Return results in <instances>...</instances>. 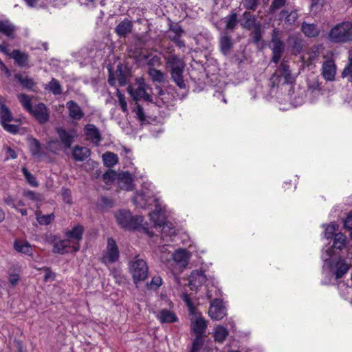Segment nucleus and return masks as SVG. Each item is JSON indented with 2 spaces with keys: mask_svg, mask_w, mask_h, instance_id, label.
<instances>
[{
  "mask_svg": "<svg viewBox=\"0 0 352 352\" xmlns=\"http://www.w3.org/2000/svg\"><path fill=\"white\" fill-rule=\"evenodd\" d=\"M133 202L136 207L140 208H146L155 204V210L149 213L150 220L154 228L159 229L163 236H170L175 233L172 223L166 221L165 206H162L160 199L155 197L151 184L148 188H143L138 191L133 197Z\"/></svg>",
  "mask_w": 352,
  "mask_h": 352,
  "instance_id": "nucleus-1",
  "label": "nucleus"
},
{
  "mask_svg": "<svg viewBox=\"0 0 352 352\" xmlns=\"http://www.w3.org/2000/svg\"><path fill=\"white\" fill-rule=\"evenodd\" d=\"M321 256L324 261L323 271H329L336 279L342 277L349 270V264L341 257H336L335 251L331 248H327Z\"/></svg>",
  "mask_w": 352,
  "mask_h": 352,
  "instance_id": "nucleus-2",
  "label": "nucleus"
},
{
  "mask_svg": "<svg viewBox=\"0 0 352 352\" xmlns=\"http://www.w3.org/2000/svg\"><path fill=\"white\" fill-rule=\"evenodd\" d=\"M206 297L208 299H214L210 302V307L208 311L209 316L212 320H220L226 316V308L223 305L222 300L219 299L221 292L219 289L214 286L206 285Z\"/></svg>",
  "mask_w": 352,
  "mask_h": 352,
  "instance_id": "nucleus-3",
  "label": "nucleus"
},
{
  "mask_svg": "<svg viewBox=\"0 0 352 352\" xmlns=\"http://www.w3.org/2000/svg\"><path fill=\"white\" fill-rule=\"evenodd\" d=\"M327 38L333 43H345L351 41L352 21H343L333 26L328 33Z\"/></svg>",
  "mask_w": 352,
  "mask_h": 352,
  "instance_id": "nucleus-4",
  "label": "nucleus"
},
{
  "mask_svg": "<svg viewBox=\"0 0 352 352\" xmlns=\"http://www.w3.org/2000/svg\"><path fill=\"white\" fill-rule=\"evenodd\" d=\"M183 300L189 308L190 314L191 316V329L197 335L196 336H202L205 332L207 324L201 314L195 311L192 303L191 302L187 294H184Z\"/></svg>",
  "mask_w": 352,
  "mask_h": 352,
  "instance_id": "nucleus-5",
  "label": "nucleus"
},
{
  "mask_svg": "<svg viewBox=\"0 0 352 352\" xmlns=\"http://www.w3.org/2000/svg\"><path fill=\"white\" fill-rule=\"evenodd\" d=\"M166 63L170 69L171 77L179 88H184L186 85L183 80L184 62L176 55H170L166 58Z\"/></svg>",
  "mask_w": 352,
  "mask_h": 352,
  "instance_id": "nucleus-6",
  "label": "nucleus"
},
{
  "mask_svg": "<svg viewBox=\"0 0 352 352\" xmlns=\"http://www.w3.org/2000/svg\"><path fill=\"white\" fill-rule=\"evenodd\" d=\"M129 92L133 100L138 101L143 100L146 102H152L151 94V88L147 85L142 78L136 79L135 82L128 88Z\"/></svg>",
  "mask_w": 352,
  "mask_h": 352,
  "instance_id": "nucleus-7",
  "label": "nucleus"
},
{
  "mask_svg": "<svg viewBox=\"0 0 352 352\" xmlns=\"http://www.w3.org/2000/svg\"><path fill=\"white\" fill-rule=\"evenodd\" d=\"M190 254L184 249H179L167 260L166 266L173 274H177L188 265Z\"/></svg>",
  "mask_w": 352,
  "mask_h": 352,
  "instance_id": "nucleus-8",
  "label": "nucleus"
},
{
  "mask_svg": "<svg viewBox=\"0 0 352 352\" xmlns=\"http://www.w3.org/2000/svg\"><path fill=\"white\" fill-rule=\"evenodd\" d=\"M129 269L135 284L144 281L148 276V265L144 260L138 256L129 263Z\"/></svg>",
  "mask_w": 352,
  "mask_h": 352,
  "instance_id": "nucleus-9",
  "label": "nucleus"
},
{
  "mask_svg": "<svg viewBox=\"0 0 352 352\" xmlns=\"http://www.w3.org/2000/svg\"><path fill=\"white\" fill-rule=\"evenodd\" d=\"M115 216L118 223L127 229H137L144 221L142 216H132L129 211L125 210H119Z\"/></svg>",
  "mask_w": 352,
  "mask_h": 352,
  "instance_id": "nucleus-10",
  "label": "nucleus"
},
{
  "mask_svg": "<svg viewBox=\"0 0 352 352\" xmlns=\"http://www.w3.org/2000/svg\"><path fill=\"white\" fill-rule=\"evenodd\" d=\"M293 78L287 65V62L283 60L277 71L273 74L270 78V85L275 87L279 85H285L292 83Z\"/></svg>",
  "mask_w": 352,
  "mask_h": 352,
  "instance_id": "nucleus-11",
  "label": "nucleus"
},
{
  "mask_svg": "<svg viewBox=\"0 0 352 352\" xmlns=\"http://www.w3.org/2000/svg\"><path fill=\"white\" fill-rule=\"evenodd\" d=\"M271 43L272 61L276 64L280 60L285 50V45L281 40L280 32L276 28L274 29L272 31Z\"/></svg>",
  "mask_w": 352,
  "mask_h": 352,
  "instance_id": "nucleus-12",
  "label": "nucleus"
},
{
  "mask_svg": "<svg viewBox=\"0 0 352 352\" xmlns=\"http://www.w3.org/2000/svg\"><path fill=\"white\" fill-rule=\"evenodd\" d=\"M116 182L118 187L124 190L129 191L133 188L132 176L128 172L117 173L111 170V182Z\"/></svg>",
  "mask_w": 352,
  "mask_h": 352,
  "instance_id": "nucleus-13",
  "label": "nucleus"
},
{
  "mask_svg": "<svg viewBox=\"0 0 352 352\" xmlns=\"http://www.w3.org/2000/svg\"><path fill=\"white\" fill-rule=\"evenodd\" d=\"M56 131L64 147L65 148H70L76 136V130L74 129H69L67 130L63 127H57Z\"/></svg>",
  "mask_w": 352,
  "mask_h": 352,
  "instance_id": "nucleus-14",
  "label": "nucleus"
},
{
  "mask_svg": "<svg viewBox=\"0 0 352 352\" xmlns=\"http://www.w3.org/2000/svg\"><path fill=\"white\" fill-rule=\"evenodd\" d=\"M40 124H45L50 119V111L46 105L43 102L36 104L32 111L29 112Z\"/></svg>",
  "mask_w": 352,
  "mask_h": 352,
  "instance_id": "nucleus-15",
  "label": "nucleus"
},
{
  "mask_svg": "<svg viewBox=\"0 0 352 352\" xmlns=\"http://www.w3.org/2000/svg\"><path fill=\"white\" fill-rule=\"evenodd\" d=\"M184 30L178 24H170L168 37L170 40L175 43V45L182 48L185 47V43L181 39V36L184 34Z\"/></svg>",
  "mask_w": 352,
  "mask_h": 352,
  "instance_id": "nucleus-16",
  "label": "nucleus"
},
{
  "mask_svg": "<svg viewBox=\"0 0 352 352\" xmlns=\"http://www.w3.org/2000/svg\"><path fill=\"white\" fill-rule=\"evenodd\" d=\"M336 74V65L333 60H328L323 63L322 75L327 81H333Z\"/></svg>",
  "mask_w": 352,
  "mask_h": 352,
  "instance_id": "nucleus-17",
  "label": "nucleus"
},
{
  "mask_svg": "<svg viewBox=\"0 0 352 352\" xmlns=\"http://www.w3.org/2000/svg\"><path fill=\"white\" fill-rule=\"evenodd\" d=\"M10 57L13 58L15 63L20 67L28 66L29 55L25 52H23L19 50H14L10 54Z\"/></svg>",
  "mask_w": 352,
  "mask_h": 352,
  "instance_id": "nucleus-18",
  "label": "nucleus"
},
{
  "mask_svg": "<svg viewBox=\"0 0 352 352\" xmlns=\"http://www.w3.org/2000/svg\"><path fill=\"white\" fill-rule=\"evenodd\" d=\"M156 317L161 323H172L178 320L176 314L173 311L167 309H161Z\"/></svg>",
  "mask_w": 352,
  "mask_h": 352,
  "instance_id": "nucleus-19",
  "label": "nucleus"
},
{
  "mask_svg": "<svg viewBox=\"0 0 352 352\" xmlns=\"http://www.w3.org/2000/svg\"><path fill=\"white\" fill-rule=\"evenodd\" d=\"M300 30L304 35L309 38H316L319 36L320 30L315 23L302 22Z\"/></svg>",
  "mask_w": 352,
  "mask_h": 352,
  "instance_id": "nucleus-20",
  "label": "nucleus"
},
{
  "mask_svg": "<svg viewBox=\"0 0 352 352\" xmlns=\"http://www.w3.org/2000/svg\"><path fill=\"white\" fill-rule=\"evenodd\" d=\"M90 150L85 146L76 145L72 151V157L77 162H82L89 157Z\"/></svg>",
  "mask_w": 352,
  "mask_h": 352,
  "instance_id": "nucleus-21",
  "label": "nucleus"
},
{
  "mask_svg": "<svg viewBox=\"0 0 352 352\" xmlns=\"http://www.w3.org/2000/svg\"><path fill=\"white\" fill-rule=\"evenodd\" d=\"M85 134L87 139L91 140L94 143L100 141L101 137L98 129L94 124H87L84 128Z\"/></svg>",
  "mask_w": 352,
  "mask_h": 352,
  "instance_id": "nucleus-22",
  "label": "nucleus"
},
{
  "mask_svg": "<svg viewBox=\"0 0 352 352\" xmlns=\"http://www.w3.org/2000/svg\"><path fill=\"white\" fill-rule=\"evenodd\" d=\"M260 23L257 21L256 18L254 15L249 12H245L242 16L241 20V25L248 30H252V28L255 27L256 24Z\"/></svg>",
  "mask_w": 352,
  "mask_h": 352,
  "instance_id": "nucleus-23",
  "label": "nucleus"
},
{
  "mask_svg": "<svg viewBox=\"0 0 352 352\" xmlns=\"http://www.w3.org/2000/svg\"><path fill=\"white\" fill-rule=\"evenodd\" d=\"M69 116L75 120H80L84 116V113L79 105L73 100L67 102Z\"/></svg>",
  "mask_w": 352,
  "mask_h": 352,
  "instance_id": "nucleus-24",
  "label": "nucleus"
},
{
  "mask_svg": "<svg viewBox=\"0 0 352 352\" xmlns=\"http://www.w3.org/2000/svg\"><path fill=\"white\" fill-rule=\"evenodd\" d=\"M21 271V267L18 265H12L8 269V281L12 287H14L18 284Z\"/></svg>",
  "mask_w": 352,
  "mask_h": 352,
  "instance_id": "nucleus-25",
  "label": "nucleus"
},
{
  "mask_svg": "<svg viewBox=\"0 0 352 352\" xmlns=\"http://www.w3.org/2000/svg\"><path fill=\"white\" fill-rule=\"evenodd\" d=\"M16 28L8 20L0 21V33L6 36L14 38Z\"/></svg>",
  "mask_w": 352,
  "mask_h": 352,
  "instance_id": "nucleus-26",
  "label": "nucleus"
},
{
  "mask_svg": "<svg viewBox=\"0 0 352 352\" xmlns=\"http://www.w3.org/2000/svg\"><path fill=\"white\" fill-rule=\"evenodd\" d=\"M14 248L18 252L32 256V248L29 242L27 241H18L16 240L14 242Z\"/></svg>",
  "mask_w": 352,
  "mask_h": 352,
  "instance_id": "nucleus-27",
  "label": "nucleus"
},
{
  "mask_svg": "<svg viewBox=\"0 0 352 352\" xmlns=\"http://www.w3.org/2000/svg\"><path fill=\"white\" fill-rule=\"evenodd\" d=\"M280 19H284L286 24L293 25L298 18V14L296 10L288 12L287 10H282L280 13Z\"/></svg>",
  "mask_w": 352,
  "mask_h": 352,
  "instance_id": "nucleus-28",
  "label": "nucleus"
},
{
  "mask_svg": "<svg viewBox=\"0 0 352 352\" xmlns=\"http://www.w3.org/2000/svg\"><path fill=\"white\" fill-rule=\"evenodd\" d=\"M84 233V228L81 225L74 226L71 230H68L65 233V236L69 239H73L77 241H80L82 239Z\"/></svg>",
  "mask_w": 352,
  "mask_h": 352,
  "instance_id": "nucleus-29",
  "label": "nucleus"
},
{
  "mask_svg": "<svg viewBox=\"0 0 352 352\" xmlns=\"http://www.w3.org/2000/svg\"><path fill=\"white\" fill-rule=\"evenodd\" d=\"M71 247L69 239H58L57 243L55 244L52 252L54 253L64 254L67 253L69 251L67 250Z\"/></svg>",
  "mask_w": 352,
  "mask_h": 352,
  "instance_id": "nucleus-30",
  "label": "nucleus"
},
{
  "mask_svg": "<svg viewBox=\"0 0 352 352\" xmlns=\"http://www.w3.org/2000/svg\"><path fill=\"white\" fill-rule=\"evenodd\" d=\"M219 45L221 51L223 54L226 55L229 54L232 47V43L230 36L228 35L222 36L220 38Z\"/></svg>",
  "mask_w": 352,
  "mask_h": 352,
  "instance_id": "nucleus-31",
  "label": "nucleus"
},
{
  "mask_svg": "<svg viewBox=\"0 0 352 352\" xmlns=\"http://www.w3.org/2000/svg\"><path fill=\"white\" fill-rule=\"evenodd\" d=\"M1 124L14 120L11 111L3 103L0 102Z\"/></svg>",
  "mask_w": 352,
  "mask_h": 352,
  "instance_id": "nucleus-32",
  "label": "nucleus"
},
{
  "mask_svg": "<svg viewBox=\"0 0 352 352\" xmlns=\"http://www.w3.org/2000/svg\"><path fill=\"white\" fill-rule=\"evenodd\" d=\"M346 243V236L340 232L336 233L334 235L333 245L330 248H331L333 251H334V249L342 250L343 248L345 247Z\"/></svg>",
  "mask_w": 352,
  "mask_h": 352,
  "instance_id": "nucleus-33",
  "label": "nucleus"
},
{
  "mask_svg": "<svg viewBox=\"0 0 352 352\" xmlns=\"http://www.w3.org/2000/svg\"><path fill=\"white\" fill-rule=\"evenodd\" d=\"M132 29V23L129 20H124L120 23L116 28V33L120 36H124L131 32Z\"/></svg>",
  "mask_w": 352,
  "mask_h": 352,
  "instance_id": "nucleus-34",
  "label": "nucleus"
},
{
  "mask_svg": "<svg viewBox=\"0 0 352 352\" xmlns=\"http://www.w3.org/2000/svg\"><path fill=\"white\" fill-rule=\"evenodd\" d=\"M104 165L108 168L102 175V179L107 185L110 183V151L105 152L102 155Z\"/></svg>",
  "mask_w": 352,
  "mask_h": 352,
  "instance_id": "nucleus-35",
  "label": "nucleus"
},
{
  "mask_svg": "<svg viewBox=\"0 0 352 352\" xmlns=\"http://www.w3.org/2000/svg\"><path fill=\"white\" fill-rule=\"evenodd\" d=\"M228 336V331L221 325L217 326L214 329V340L219 342H222Z\"/></svg>",
  "mask_w": 352,
  "mask_h": 352,
  "instance_id": "nucleus-36",
  "label": "nucleus"
},
{
  "mask_svg": "<svg viewBox=\"0 0 352 352\" xmlns=\"http://www.w3.org/2000/svg\"><path fill=\"white\" fill-rule=\"evenodd\" d=\"M14 78L23 86V87L32 89L33 87L35 85V82H34L32 78H30L28 76L23 77L20 74H16L14 75Z\"/></svg>",
  "mask_w": 352,
  "mask_h": 352,
  "instance_id": "nucleus-37",
  "label": "nucleus"
},
{
  "mask_svg": "<svg viewBox=\"0 0 352 352\" xmlns=\"http://www.w3.org/2000/svg\"><path fill=\"white\" fill-rule=\"evenodd\" d=\"M45 89L52 92L54 95H60L63 92L62 87L58 80L54 78L47 85H45Z\"/></svg>",
  "mask_w": 352,
  "mask_h": 352,
  "instance_id": "nucleus-38",
  "label": "nucleus"
},
{
  "mask_svg": "<svg viewBox=\"0 0 352 352\" xmlns=\"http://www.w3.org/2000/svg\"><path fill=\"white\" fill-rule=\"evenodd\" d=\"M41 144L36 138H31L30 140V151L33 156L41 155Z\"/></svg>",
  "mask_w": 352,
  "mask_h": 352,
  "instance_id": "nucleus-39",
  "label": "nucleus"
},
{
  "mask_svg": "<svg viewBox=\"0 0 352 352\" xmlns=\"http://www.w3.org/2000/svg\"><path fill=\"white\" fill-rule=\"evenodd\" d=\"M18 99L23 108L29 113L32 111V103L31 98L25 94H20L18 95Z\"/></svg>",
  "mask_w": 352,
  "mask_h": 352,
  "instance_id": "nucleus-40",
  "label": "nucleus"
},
{
  "mask_svg": "<svg viewBox=\"0 0 352 352\" xmlns=\"http://www.w3.org/2000/svg\"><path fill=\"white\" fill-rule=\"evenodd\" d=\"M148 74L154 82H162L164 81V74L153 67H150Z\"/></svg>",
  "mask_w": 352,
  "mask_h": 352,
  "instance_id": "nucleus-41",
  "label": "nucleus"
},
{
  "mask_svg": "<svg viewBox=\"0 0 352 352\" xmlns=\"http://www.w3.org/2000/svg\"><path fill=\"white\" fill-rule=\"evenodd\" d=\"M226 30H233L237 25V14L236 13H232L226 17Z\"/></svg>",
  "mask_w": 352,
  "mask_h": 352,
  "instance_id": "nucleus-42",
  "label": "nucleus"
},
{
  "mask_svg": "<svg viewBox=\"0 0 352 352\" xmlns=\"http://www.w3.org/2000/svg\"><path fill=\"white\" fill-rule=\"evenodd\" d=\"M36 219L41 225L47 226L50 224L54 219V214L53 213L45 215L38 214V212H36Z\"/></svg>",
  "mask_w": 352,
  "mask_h": 352,
  "instance_id": "nucleus-43",
  "label": "nucleus"
},
{
  "mask_svg": "<svg viewBox=\"0 0 352 352\" xmlns=\"http://www.w3.org/2000/svg\"><path fill=\"white\" fill-rule=\"evenodd\" d=\"M21 170L26 181L31 186L34 187H36L38 186V183L36 181L35 177L25 167H23Z\"/></svg>",
  "mask_w": 352,
  "mask_h": 352,
  "instance_id": "nucleus-44",
  "label": "nucleus"
},
{
  "mask_svg": "<svg viewBox=\"0 0 352 352\" xmlns=\"http://www.w3.org/2000/svg\"><path fill=\"white\" fill-rule=\"evenodd\" d=\"M204 341L202 336H196L192 341L190 352H200L204 345Z\"/></svg>",
  "mask_w": 352,
  "mask_h": 352,
  "instance_id": "nucleus-45",
  "label": "nucleus"
},
{
  "mask_svg": "<svg viewBox=\"0 0 352 352\" xmlns=\"http://www.w3.org/2000/svg\"><path fill=\"white\" fill-rule=\"evenodd\" d=\"M338 229V225L336 223L329 224L324 230V237L327 239H331L335 234V232Z\"/></svg>",
  "mask_w": 352,
  "mask_h": 352,
  "instance_id": "nucleus-46",
  "label": "nucleus"
},
{
  "mask_svg": "<svg viewBox=\"0 0 352 352\" xmlns=\"http://www.w3.org/2000/svg\"><path fill=\"white\" fill-rule=\"evenodd\" d=\"M252 29L253 30L252 32L253 41L255 43H258L262 37V28L261 23L256 24V25Z\"/></svg>",
  "mask_w": 352,
  "mask_h": 352,
  "instance_id": "nucleus-47",
  "label": "nucleus"
},
{
  "mask_svg": "<svg viewBox=\"0 0 352 352\" xmlns=\"http://www.w3.org/2000/svg\"><path fill=\"white\" fill-rule=\"evenodd\" d=\"M23 196L30 200L34 201H40L43 199V196L41 193L34 192L32 190H26L23 192Z\"/></svg>",
  "mask_w": 352,
  "mask_h": 352,
  "instance_id": "nucleus-48",
  "label": "nucleus"
},
{
  "mask_svg": "<svg viewBox=\"0 0 352 352\" xmlns=\"http://www.w3.org/2000/svg\"><path fill=\"white\" fill-rule=\"evenodd\" d=\"M61 190H62V197H63V201L65 204H72L73 203V201H72L71 190L69 188L63 187Z\"/></svg>",
  "mask_w": 352,
  "mask_h": 352,
  "instance_id": "nucleus-49",
  "label": "nucleus"
},
{
  "mask_svg": "<svg viewBox=\"0 0 352 352\" xmlns=\"http://www.w3.org/2000/svg\"><path fill=\"white\" fill-rule=\"evenodd\" d=\"M102 262L104 263L107 266L110 265V237L107 238V248L102 258Z\"/></svg>",
  "mask_w": 352,
  "mask_h": 352,
  "instance_id": "nucleus-50",
  "label": "nucleus"
},
{
  "mask_svg": "<svg viewBox=\"0 0 352 352\" xmlns=\"http://www.w3.org/2000/svg\"><path fill=\"white\" fill-rule=\"evenodd\" d=\"M3 129L12 134H16L19 131V126L16 124H9L8 122L1 124Z\"/></svg>",
  "mask_w": 352,
  "mask_h": 352,
  "instance_id": "nucleus-51",
  "label": "nucleus"
},
{
  "mask_svg": "<svg viewBox=\"0 0 352 352\" xmlns=\"http://www.w3.org/2000/svg\"><path fill=\"white\" fill-rule=\"evenodd\" d=\"M148 65L151 67H157L161 65V58L157 55H149L146 57Z\"/></svg>",
  "mask_w": 352,
  "mask_h": 352,
  "instance_id": "nucleus-52",
  "label": "nucleus"
},
{
  "mask_svg": "<svg viewBox=\"0 0 352 352\" xmlns=\"http://www.w3.org/2000/svg\"><path fill=\"white\" fill-rule=\"evenodd\" d=\"M286 3V0H273L270 7L271 12H274L279 8H282Z\"/></svg>",
  "mask_w": 352,
  "mask_h": 352,
  "instance_id": "nucleus-53",
  "label": "nucleus"
},
{
  "mask_svg": "<svg viewBox=\"0 0 352 352\" xmlns=\"http://www.w3.org/2000/svg\"><path fill=\"white\" fill-rule=\"evenodd\" d=\"M133 111L141 122H143L146 120V117L143 109L140 105L137 104V106L134 108Z\"/></svg>",
  "mask_w": 352,
  "mask_h": 352,
  "instance_id": "nucleus-54",
  "label": "nucleus"
},
{
  "mask_svg": "<svg viewBox=\"0 0 352 352\" xmlns=\"http://www.w3.org/2000/svg\"><path fill=\"white\" fill-rule=\"evenodd\" d=\"M117 96L118 98V101L120 103V105L121 107V109L124 112L127 111V103L125 100V97L123 94H121V92L118 89L117 90Z\"/></svg>",
  "mask_w": 352,
  "mask_h": 352,
  "instance_id": "nucleus-55",
  "label": "nucleus"
},
{
  "mask_svg": "<svg viewBox=\"0 0 352 352\" xmlns=\"http://www.w3.org/2000/svg\"><path fill=\"white\" fill-rule=\"evenodd\" d=\"M42 270L45 272L44 281L54 280L55 278V274L52 272L51 269L48 267H43Z\"/></svg>",
  "mask_w": 352,
  "mask_h": 352,
  "instance_id": "nucleus-56",
  "label": "nucleus"
},
{
  "mask_svg": "<svg viewBox=\"0 0 352 352\" xmlns=\"http://www.w3.org/2000/svg\"><path fill=\"white\" fill-rule=\"evenodd\" d=\"M259 0H243V6L248 10H255Z\"/></svg>",
  "mask_w": 352,
  "mask_h": 352,
  "instance_id": "nucleus-57",
  "label": "nucleus"
},
{
  "mask_svg": "<svg viewBox=\"0 0 352 352\" xmlns=\"http://www.w3.org/2000/svg\"><path fill=\"white\" fill-rule=\"evenodd\" d=\"M119 257V251L116 242L111 240V262H114L118 260Z\"/></svg>",
  "mask_w": 352,
  "mask_h": 352,
  "instance_id": "nucleus-58",
  "label": "nucleus"
},
{
  "mask_svg": "<svg viewBox=\"0 0 352 352\" xmlns=\"http://www.w3.org/2000/svg\"><path fill=\"white\" fill-rule=\"evenodd\" d=\"M3 201L5 204L11 206L12 208L16 209V205L15 204V199L10 195H6L3 198Z\"/></svg>",
  "mask_w": 352,
  "mask_h": 352,
  "instance_id": "nucleus-59",
  "label": "nucleus"
},
{
  "mask_svg": "<svg viewBox=\"0 0 352 352\" xmlns=\"http://www.w3.org/2000/svg\"><path fill=\"white\" fill-rule=\"evenodd\" d=\"M98 206L100 207L102 210L107 208L110 206V199L106 197H102L98 201Z\"/></svg>",
  "mask_w": 352,
  "mask_h": 352,
  "instance_id": "nucleus-60",
  "label": "nucleus"
},
{
  "mask_svg": "<svg viewBox=\"0 0 352 352\" xmlns=\"http://www.w3.org/2000/svg\"><path fill=\"white\" fill-rule=\"evenodd\" d=\"M59 237L57 235L49 234L45 237V241L54 247L55 244L58 241Z\"/></svg>",
  "mask_w": 352,
  "mask_h": 352,
  "instance_id": "nucleus-61",
  "label": "nucleus"
},
{
  "mask_svg": "<svg viewBox=\"0 0 352 352\" xmlns=\"http://www.w3.org/2000/svg\"><path fill=\"white\" fill-rule=\"evenodd\" d=\"M6 154L8 155L6 160H8L9 158L16 159L17 157L16 151L10 146L6 148Z\"/></svg>",
  "mask_w": 352,
  "mask_h": 352,
  "instance_id": "nucleus-62",
  "label": "nucleus"
},
{
  "mask_svg": "<svg viewBox=\"0 0 352 352\" xmlns=\"http://www.w3.org/2000/svg\"><path fill=\"white\" fill-rule=\"evenodd\" d=\"M162 283V280L160 276H154L151 283V286H155V287H159Z\"/></svg>",
  "mask_w": 352,
  "mask_h": 352,
  "instance_id": "nucleus-63",
  "label": "nucleus"
},
{
  "mask_svg": "<svg viewBox=\"0 0 352 352\" xmlns=\"http://www.w3.org/2000/svg\"><path fill=\"white\" fill-rule=\"evenodd\" d=\"M294 50L296 52H300L302 50V44L301 41L299 40L298 38H296L294 41V44L292 45Z\"/></svg>",
  "mask_w": 352,
  "mask_h": 352,
  "instance_id": "nucleus-64",
  "label": "nucleus"
}]
</instances>
